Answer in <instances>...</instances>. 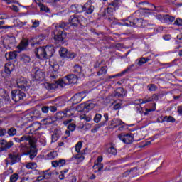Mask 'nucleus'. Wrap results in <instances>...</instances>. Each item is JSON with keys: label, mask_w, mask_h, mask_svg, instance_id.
Segmentation results:
<instances>
[{"label": "nucleus", "mask_w": 182, "mask_h": 182, "mask_svg": "<svg viewBox=\"0 0 182 182\" xmlns=\"http://www.w3.org/2000/svg\"><path fill=\"white\" fill-rule=\"evenodd\" d=\"M76 83H77V75L70 74L62 79L54 81L53 83L45 82L44 86L48 90H55V89H58L59 86H60V87H65V86L68 85H75Z\"/></svg>", "instance_id": "1"}, {"label": "nucleus", "mask_w": 182, "mask_h": 182, "mask_svg": "<svg viewBox=\"0 0 182 182\" xmlns=\"http://www.w3.org/2000/svg\"><path fill=\"white\" fill-rule=\"evenodd\" d=\"M122 26H132V28H146L149 26V21L141 18H135L133 16L126 19H122Z\"/></svg>", "instance_id": "2"}, {"label": "nucleus", "mask_w": 182, "mask_h": 182, "mask_svg": "<svg viewBox=\"0 0 182 182\" xmlns=\"http://www.w3.org/2000/svg\"><path fill=\"white\" fill-rule=\"evenodd\" d=\"M34 53L37 59H48L53 55V47L47 46L46 47L36 48Z\"/></svg>", "instance_id": "3"}, {"label": "nucleus", "mask_w": 182, "mask_h": 182, "mask_svg": "<svg viewBox=\"0 0 182 182\" xmlns=\"http://www.w3.org/2000/svg\"><path fill=\"white\" fill-rule=\"evenodd\" d=\"M42 112H41V109L38 108H35L32 109L29 114H27L24 117L23 120L26 122H32L33 120H36V119H39Z\"/></svg>", "instance_id": "4"}, {"label": "nucleus", "mask_w": 182, "mask_h": 182, "mask_svg": "<svg viewBox=\"0 0 182 182\" xmlns=\"http://www.w3.org/2000/svg\"><path fill=\"white\" fill-rule=\"evenodd\" d=\"M83 19H85L83 16H79L77 14L70 16L69 18L70 26L77 28L79 25H82V21H83Z\"/></svg>", "instance_id": "5"}, {"label": "nucleus", "mask_w": 182, "mask_h": 182, "mask_svg": "<svg viewBox=\"0 0 182 182\" xmlns=\"http://www.w3.org/2000/svg\"><path fill=\"white\" fill-rule=\"evenodd\" d=\"M9 160H11L10 164L14 166V164H16V163H19V161H21V155L15 153L9 154L8 155V158L5 159L6 166L9 164Z\"/></svg>", "instance_id": "6"}, {"label": "nucleus", "mask_w": 182, "mask_h": 182, "mask_svg": "<svg viewBox=\"0 0 182 182\" xmlns=\"http://www.w3.org/2000/svg\"><path fill=\"white\" fill-rule=\"evenodd\" d=\"M118 138L125 144H132L134 141V135L133 134H119Z\"/></svg>", "instance_id": "7"}, {"label": "nucleus", "mask_w": 182, "mask_h": 182, "mask_svg": "<svg viewBox=\"0 0 182 182\" xmlns=\"http://www.w3.org/2000/svg\"><path fill=\"white\" fill-rule=\"evenodd\" d=\"M41 128L42 124L38 122H36L26 128V132L28 134H38V131L41 130Z\"/></svg>", "instance_id": "8"}, {"label": "nucleus", "mask_w": 182, "mask_h": 182, "mask_svg": "<svg viewBox=\"0 0 182 182\" xmlns=\"http://www.w3.org/2000/svg\"><path fill=\"white\" fill-rule=\"evenodd\" d=\"M26 95L23 91L19 90H14L11 91V97L14 102H18L20 100H22L23 97H25Z\"/></svg>", "instance_id": "9"}, {"label": "nucleus", "mask_w": 182, "mask_h": 182, "mask_svg": "<svg viewBox=\"0 0 182 182\" xmlns=\"http://www.w3.org/2000/svg\"><path fill=\"white\" fill-rule=\"evenodd\" d=\"M119 5L120 0H113L108 4L107 12L108 14H112V12H114V11L119 9Z\"/></svg>", "instance_id": "10"}, {"label": "nucleus", "mask_w": 182, "mask_h": 182, "mask_svg": "<svg viewBox=\"0 0 182 182\" xmlns=\"http://www.w3.org/2000/svg\"><path fill=\"white\" fill-rule=\"evenodd\" d=\"M95 11V6L92 4V0H89L82 6V12H85L87 15L93 14Z\"/></svg>", "instance_id": "11"}, {"label": "nucleus", "mask_w": 182, "mask_h": 182, "mask_svg": "<svg viewBox=\"0 0 182 182\" xmlns=\"http://www.w3.org/2000/svg\"><path fill=\"white\" fill-rule=\"evenodd\" d=\"M86 96V92H80L76 93L72 98L71 100L73 102V105H77V103H80L82 99H85Z\"/></svg>", "instance_id": "12"}, {"label": "nucleus", "mask_w": 182, "mask_h": 182, "mask_svg": "<svg viewBox=\"0 0 182 182\" xmlns=\"http://www.w3.org/2000/svg\"><path fill=\"white\" fill-rule=\"evenodd\" d=\"M66 38V32L65 31H54V39L58 42H63V40Z\"/></svg>", "instance_id": "13"}, {"label": "nucleus", "mask_w": 182, "mask_h": 182, "mask_svg": "<svg viewBox=\"0 0 182 182\" xmlns=\"http://www.w3.org/2000/svg\"><path fill=\"white\" fill-rule=\"evenodd\" d=\"M17 86L21 90H27L29 89V84H28V80L25 77H21L17 80Z\"/></svg>", "instance_id": "14"}, {"label": "nucleus", "mask_w": 182, "mask_h": 182, "mask_svg": "<svg viewBox=\"0 0 182 182\" xmlns=\"http://www.w3.org/2000/svg\"><path fill=\"white\" fill-rule=\"evenodd\" d=\"M0 144L1 146L0 147V151H6L14 146V142L12 141L8 142L6 140L3 139L0 141Z\"/></svg>", "instance_id": "15"}, {"label": "nucleus", "mask_w": 182, "mask_h": 182, "mask_svg": "<svg viewBox=\"0 0 182 182\" xmlns=\"http://www.w3.org/2000/svg\"><path fill=\"white\" fill-rule=\"evenodd\" d=\"M16 143H22L23 141H28L29 144H31L33 147H35L33 141L35 139H32L29 135H23L21 138H14Z\"/></svg>", "instance_id": "16"}, {"label": "nucleus", "mask_w": 182, "mask_h": 182, "mask_svg": "<svg viewBox=\"0 0 182 182\" xmlns=\"http://www.w3.org/2000/svg\"><path fill=\"white\" fill-rule=\"evenodd\" d=\"M33 143L34 144V147L32 146L31 144H30V150L27 154H29V157L31 160H33L35 159L36 156H38V149H36V140H33Z\"/></svg>", "instance_id": "17"}, {"label": "nucleus", "mask_w": 182, "mask_h": 182, "mask_svg": "<svg viewBox=\"0 0 182 182\" xmlns=\"http://www.w3.org/2000/svg\"><path fill=\"white\" fill-rule=\"evenodd\" d=\"M153 100H159V96H157L156 94H154L151 97L139 99L136 100V102H139L138 104L143 105V103H150V102H153Z\"/></svg>", "instance_id": "18"}, {"label": "nucleus", "mask_w": 182, "mask_h": 182, "mask_svg": "<svg viewBox=\"0 0 182 182\" xmlns=\"http://www.w3.org/2000/svg\"><path fill=\"white\" fill-rule=\"evenodd\" d=\"M33 80H43L45 79V73L42 70H36L35 73L33 74Z\"/></svg>", "instance_id": "19"}, {"label": "nucleus", "mask_w": 182, "mask_h": 182, "mask_svg": "<svg viewBox=\"0 0 182 182\" xmlns=\"http://www.w3.org/2000/svg\"><path fill=\"white\" fill-rule=\"evenodd\" d=\"M70 9L74 14H80L83 12V6L80 4H73L70 6Z\"/></svg>", "instance_id": "20"}, {"label": "nucleus", "mask_w": 182, "mask_h": 182, "mask_svg": "<svg viewBox=\"0 0 182 182\" xmlns=\"http://www.w3.org/2000/svg\"><path fill=\"white\" fill-rule=\"evenodd\" d=\"M122 124H124L123 121L117 118H114L109 122V126H112L113 129H116V127L122 126Z\"/></svg>", "instance_id": "21"}, {"label": "nucleus", "mask_w": 182, "mask_h": 182, "mask_svg": "<svg viewBox=\"0 0 182 182\" xmlns=\"http://www.w3.org/2000/svg\"><path fill=\"white\" fill-rule=\"evenodd\" d=\"M176 19V17L171 16L168 14L164 15L161 18V22L164 23H171L172 22H174V20Z\"/></svg>", "instance_id": "22"}, {"label": "nucleus", "mask_w": 182, "mask_h": 182, "mask_svg": "<svg viewBox=\"0 0 182 182\" xmlns=\"http://www.w3.org/2000/svg\"><path fill=\"white\" fill-rule=\"evenodd\" d=\"M51 164H52V166L53 167H63V166L65 164H66V160L65 159H59L58 161V160H55V161H53L51 162Z\"/></svg>", "instance_id": "23"}, {"label": "nucleus", "mask_w": 182, "mask_h": 182, "mask_svg": "<svg viewBox=\"0 0 182 182\" xmlns=\"http://www.w3.org/2000/svg\"><path fill=\"white\" fill-rule=\"evenodd\" d=\"M28 45L29 41L26 39H23L21 41L20 44L17 46V48L19 50H24V49H26V48H28Z\"/></svg>", "instance_id": "24"}, {"label": "nucleus", "mask_w": 182, "mask_h": 182, "mask_svg": "<svg viewBox=\"0 0 182 182\" xmlns=\"http://www.w3.org/2000/svg\"><path fill=\"white\" fill-rule=\"evenodd\" d=\"M14 71V65L11 63H8L5 64L4 66V72L6 73V75H11L12 72Z\"/></svg>", "instance_id": "25"}, {"label": "nucleus", "mask_w": 182, "mask_h": 182, "mask_svg": "<svg viewBox=\"0 0 182 182\" xmlns=\"http://www.w3.org/2000/svg\"><path fill=\"white\" fill-rule=\"evenodd\" d=\"M16 51H11L5 54V58L7 60H14V59H16Z\"/></svg>", "instance_id": "26"}, {"label": "nucleus", "mask_w": 182, "mask_h": 182, "mask_svg": "<svg viewBox=\"0 0 182 182\" xmlns=\"http://www.w3.org/2000/svg\"><path fill=\"white\" fill-rule=\"evenodd\" d=\"M151 60V59L150 58V57H147V58L141 57L139 60H136V63L138 65V66H143L144 63H147V62H149V60Z\"/></svg>", "instance_id": "27"}, {"label": "nucleus", "mask_w": 182, "mask_h": 182, "mask_svg": "<svg viewBox=\"0 0 182 182\" xmlns=\"http://www.w3.org/2000/svg\"><path fill=\"white\" fill-rule=\"evenodd\" d=\"M55 31H65V29H68V23L61 21L58 24L55 26Z\"/></svg>", "instance_id": "28"}, {"label": "nucleus", "mask_w": 182, "mask_h": 182, "mask_svg": "<svg viewBox=\"0 0 182 182\" xmlns=\"http://www.w3.org/2000/svg\"><path fill=\"white\" fill-rule=\"evenodd\" d=\"M64 113L65 114V117H70V116H73V114H75V108H73V107H68L64 110Z\"/></svg>", "instance_id": "29"}, {"label": "nucleus", "mask_w": 182, "mask_h": 182, "mask_svg": "<svg viewBox=\"0 0 182 182\" xmlns=\"http://www.w3.org/2000/svg\"><path fill=\"white\" fill-rule=\"evenodd\" d=\"M59 55L61 58H63L64 59H68V56L69 55V51L65 48H61L59 50Z\"/></svg>", "instance_id": "30"}, {"label": "nucleus", "mask_w": 182, "mask_h": 182, "mask_svg": "<svg viewBox=\"0 0 182 182\" xmlns=\"http://www.w3.org/2000/svg\"><path fill=\"white\" fill-rule=\"evenodd\" d=\"M134 64H132L131 65L128 66L125 70H124L122 72H121L119 75V76H123V75H125V73H132L134 69Z\"/></svg>", "instance_id": "31"}, {"label": "nucleus", "mask_w": 182, "mask_h": 182, "mask_svg": "<svg viewBox=\"0 0 182 182\" xmlns=\"http://www.w3.org/2000/svg\"><path fill=\"white\" fill-rule=\"evenodd\" d=\"M25 167L28 170H36L38 165L36 162H28L26 164Z\"/></svg>", "instance_id": "32"}, {"label": "nucleus", "mask_w": 182, "mask_h": 182, "mask_svg": "<svg viewBox=\"0 0 182 182\" xmlns=\"http://www.w3.org/2000/svg\"><path fill=\"white\" fill-rule=\"evenodd\" d=\"M74 73L77 75V76H83V74L82 73V66L79 65H75L74 66Z\"/></svg>", "instance_id": "33"}, {"label": "nucleus", "mask_w": 182, "mask_h": 182, "mask_svg": "<svg viewBox=\"0 0 182 182\" xmlns=\"http://www.w3.org/2000/svg\"><path fill=\"white\" fill-rule=\"evenodd\" d=\"M20 60L23 63H29L31 62V56L26 54H21L20 56Z\"/></svg>", "instance_id": "34"}, {"label": "nucleus", "mask_w": 182, "mask_h": 182, "mask_svg": "<svg viewBox=\"0 0 182 182\" xmlns=\"http://www.w3.org/2000/svg\"><path fill=\"white\" fill-rule=\"evenodd\" d=\"M124 95V89L119 87L114 92V96L115 97H122Z\"/></svg>", "instance_id": "35"}, {"label": "nucleus", "mask_w": 182, "mask_h": 182, "mask_svg": "<svg viewBox=\"0 0 182 182\" xmlns=\"http://www.w3.org/2000/svg\"><path fill=\"white\" fill-rule=\"evenodd\" d=\"M58 154L56 151H53L47 154L48 160H53L58 157Z\"/></svg>", "instance_id": "36"}, {"label": "nucleus", "mask_w": 182, "mask_h": 182, "mask_svg": "<svg viewBox=\"0 0 182 182\" xmlns=\"http://www.w3.org/2000/svg\"><path fill=\"white\" fill-rule=\"evenodd\" d=\"M38 6L40 8L41 12H46V13L50 12V10L49 9V8L42 3H39Z\"/></svg>", "instance_id": "37"}, {"label": "nucleus", "mask_w": 182, "mask_h": 182, "mask_svg": "<svg viewBox=\"0 0 182 182\" xmlns=\"http://www.w3.org/2000/svg\"><path fill=\"white\" fill-rule=\"evenodd\" d=\"M77 111L80 113H82V112H85V113H87V110H86V105L85 104H80L77 107Z\"/></svg>", "instance_id": "38"}, {"label": "nucleus", "mask_w": 182, "mask_h": 182, "mask_svg": "<svg viewBox=\"0 0 182 182\" xmlns=\"http://www.w3.org/2000/svg\"><path fill=\"white\" fill-rule=\"evenodd\" d=\"M85 104V110H87V112H89V110H92L95 109V106H96L95 103L90 102H87Z\"/></svg>", "instance_id": "39"}, {"label": "nucleus", "mask_w": 182, "mask_h": 182, "mask_svg": "<svg viewBox=\"0 0 182 182\" xmlns=\"http://www.w3.org/2000/svg\"><path fill=\"white\" fill-rule=\"evenodd\" d=\"M94 170L97 169V171H102L103 170V164L102 163H95L92 166Z\"/></svg>", "instance_id": "40"}, {"label": "nucleus", "mask_w": 182, "mask_h": 182, "mask_svg": "<svg viewBox=\"0 0 182 182\" xmlns=\"http://www.w3.org/2000/svg\"><path fill=\"white\" fill-rule=\"evenodd\" d=\"M45 41V36H38L36 37V41H34V45H41L42 41Z\"/></svg>", "instance_id": "41"}, {"label": "nucleus", "mask_w": 182, "mask_h": 182, "mask_svg": "<svg viewBox=\"0 0 182 182\" xmlns=\"http://www.w3.org/2000/svg\"><path fill=\"white\" fill-rule=\"evenodd\" d=\"M20 148L22 151H24L26 154L29 153V150H31V148L27 144H21Z\"/></svg>", "instance_id": "42"}, {"label": "nucleus", "mask_w": 182, "mask_h": 182, "mask_svg": "<svg viewBox=\"0 0 182 182\" xmlns=\"http://www.w3.org/2000/svg\"><path fill=\"white\" fill-rule=\"evenodd\" d=\"M64 117H66V114H65V111L58 112L55 114V119H57L58 120H62V119H64Z\"/></svg>", "instance_id": "43"}, {"label": "nucleus", "mask_w": 182, "mask_h": 182, "mask_svg": "<svg viewBox=\"0 0 182 182\" xmlns=\"http://www.w3.org/2000/svg\"><path fill=\"white\" fill-rule=\"evenodd\" d=\"M163 122H167L168 123H174V122H176V119L171 116H165L164 117V119L162 120Z\"/></svg>", "instance_id": "44"}, {"label": "nucleus", "mask_w": 182, "mask_h": 182, "mask_svg": "<svg viewBox=\"0 0 182 182\" xmlns=\"http://www.w3.org/2000/svg\"><path fill=\"white\" fill-rule=\"evenodd\" d=\"M107 73V66L102 67L100 71L97 72V76H101V75H106Z\"/></svg>", "instance_id": "45"}, {"label": "nucleus", "mask_w": 182, "mask_h": 182, "mask_svg": "<svg viewBox=\"0 0 182 182\" xmlns=\"http://www.w3.org/2000/svg\"><path fill=\"white\" fill-rule=\"evenodd\" d=\"M149 26H146L145 28H146L147 29H150L151 31V33L152 35L156 33V31L157 30V26L154 24H150V23H149Z\"/></svg>", "instance_id": "46"}, {"label": "nucleus", "mask_w": 182, "mask_h": 182, "mask_svg": "<svg viewBox=\"0 0 182 182\" xmlns=\"http://www.w3.org/2000/svg\"><path fill=\"white\" fill-rule=\"evenodd\" d=\"M108 154H112V156H116L117 154V150L113 146H111L107 150Z\"/></svg>", "instance_id": "47"}, {"label": "nucleus", "mask_w": 182, "mask_h": 182, "mask_svg": "<svg viewBox=\"0 0 182 182\" xmlns=\"http://www.w3.org/2000/svg\"><path fill=\"white\" fill-rule=\"evenodd\" d=\"M6 133L9 134V136H15L16 134V129L11 127L9 128L7 131Z\"/></svg>", "instance_id": "48"}, {"label": "nucleus", "mask_w": 182, "mask_h": 182, "mask_svg": "<svg viewBox=\"0 0 182 182\" xmlns=\"http://www.w3.org/2000/svg\"><path fill=\"white\" fill-rule=\"evenodd\" d=\"M80 120H85V122H90L92 120V116L90 114H82L80 117Z\"/></svg>", "instance_id": "49"}, {"label": "nucleus", "mask_w": 182, "mask_h": 182, "mask_svg": "<svg viewBox=\"0 0 182 182\" xmlns=\"http://www.w3.org/2000/svg\"><path fill=\"white\" fill-rule=\"evenodd\" d=\"M32 26L31 28L35 29L36 28H39V26L41 25V21L39 20H32Z\"/></svg>", "instance_id": "50"}, {"label": "nucleus", "mask_w": 182, "mask_h": 182, "mask_svg": "<svg viewBox=\"0 0 182 182\" xmlns=\"http://www.w3.org/2000/svg\"><path fill=\"white\" fill-rule=\"evenodd\" d=\"M147 89L149 92H156V90H157V85L154 84H149L147 85Z\"/></svg>", "instance_id": "51"}, {"label": "nucleus", "mask_w": 182, "mask_h": 182, "mask_svg": "<svg viewBox=\"0 0 182 182\" xmlns=\"http://www.w3.org/2000/svg\"><path fill=\"white\" fill-rule=\"evenodd\" d=\"M82 146H83V141H78L75 145V151H77V153H80V149H82Z\"/></svg>", "instance_id": "52"}, {"label": "nucleus", "mask_w": 182, "mask_h": 182, "mask_svg": "<svg viewBox=\"0 0 182 182\" xmlns=\"http://www.w3.org/2000/svg\"><path fill=\"white\" fill-rule=\"evenodd\" d=\"M105 125V122H101L98 124L95 128L91 129L92 133H96L100 127H103Z\"/></svg>", "instance_id": "53"}, {"label": "nucleus", "mask_w": 182, "mask_h": 182, "mask_svg": "<svg viewBox=\"0 0 182 182\" xmlns=\"http://www.w3.org/2000/svg\"><path fill=\"white\" fill-rule=\"evenodd\" d=\"M156 8L154 4H149L148 8H144L142 9L143 11H156Z\"/></svg>", "instance_id": "54"}, {"label": "nucleus", "mask_w": 182, "mask_h": 182, "mask_svg": "<svg viewBox=\"0 0 182 182\" xmlns=\"http://www.w3.org/2000/svg\"><path fill=\"white\" fill-rule=\"evenodd\" d=\"M19 178V175L17 173H14L10 177V182H16V181Z\"/></svg>", "instance_id": "55"}, {"label": "nucleus", "mask_w": 182, "mask_h": 182, "mask_svg": "<svg viewBox=\"0 0 182 182\" xmlns=\"http://www.w3.org/2000/svg\"><path fill=\"white\" fill-rule=\"evenodd\" d=\"M100 120H102V114H95V117H94V122L95 123H99V122H100Z\"/></svg>", "instance_id": "56"}, {"label": "nucleus", "mask_w": 182, "mask_h": 182, "mask_svg": "<svg viewBox=\"0 0 182 182\" xmlns=\"http://www.w3.org/2000/svg\"><path fill=\"white\" fill-rule=\"evenodd\" d=\"M50 68L54 70V72H56L58 69L59 68V65L58 64H53L52 62H50Z\"/></svg>", "instance_id": "57"}, {"label": "nucleus", "mask_w": 182, "mask_h": 182, "mask_svg": "<svg viewBox=\"0 0 182 182\" xmlns=\"http://www.w3.org/2000/svg\"><path fill=\"white\" fill-rule=\"evenodd\" d=\"M76 56H77V54L75 53L74 52H69L67 59H75Z\"/></svg>", "instance_id": "58"}, {"label": "nucleus", "mask_w": 182, "mask_h": 182, "mask_svg": "<svg viewBox=\"0 0 182 182\" xmlns=\"http://www.w3.org/2000/svg\"><path fill=\"white\" fill-rule=\"evenodd\" d=\"M59 139V134H53L51 136V140L53 143H55V141H58Z\"/></svg>", "instance_id": "59"}, {"label": "nucleus", "mask_w": 182, "mask_h": 182, "mask_svg": "<svg viewBox=\"0 0 182 182\" xmlns=\"http://www.w3.org/2000/svg\"><path fill=\"white\" fill-rule=\"evenodd\" d=\"M68 130H70V132H75V130H76V124H70L68 127Z\"/></svg>", "instance_id": "60"}, {"label": "nucleus", "mask_w": 182, "mask_h": 182, "mask_svg": "<svg viewBox=\"0 0 182 182\" xmlns=\"http://www.w3.org/2000/svg\"><path fill=\"white\" fill-rule=\"evenodd\" d=\"M173 25H176L177 26H182V19L181 18H177L174 21Z\"/></svg>", "instance_id": "61"}, {"label": "nucleus", "mask_w": 182, "mask_h": 182, "mask_svg": "<svg viewBox=\"0 0 182 182\" xmlns=\"http://www.w3.org/2000/svg\"><path fill=\"white\" fill-rule=\"evenodd\" d=\"M6 134V129L0 127V137H4Z\"/></svg>", "instance_id": "62"}, {"label": "nucleus", "mask_w": 182, "mask_h": 182, "mask_svg": "<svg viewBox=\"0 0 182 182\" xmlns=\"http://www.w3.org/2000/svg\"><path fill=\"white\" fill-rule=\"evenodd\" d=\"M133 171H137V167L132 168L130 170L127 171L124 173V174H125V176H129V174H130V173H133Z\"/></svg>", "instance_id": "63"}, {"label": "nucleus", "mask_w": 182, "mask_h": 182, "mask_svg": "<svg viewBox=\"0 0 182 182\" xmlns=\"http://www.w3.org/2000/svg\"><path fill=\"white\" fill-rule=\"evenodd\" d=\"M41 111L43 112V113H48V112H49V107L48 106L42 107Z\"/></svg>", "instance_id": "64"}]
</instances>
